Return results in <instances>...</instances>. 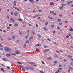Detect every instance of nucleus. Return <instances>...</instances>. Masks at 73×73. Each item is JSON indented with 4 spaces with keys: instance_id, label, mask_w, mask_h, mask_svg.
I'll return each mask as SVG.
<instances>
[{
    "instance_id": "1",
    "label": "nucleus",
    "mask_w": 73,
    "mask_h": 73,
    "mask_svg": "<svg viewBox=\"0 0 73 73\" xmlns=\"http://www.w3.org/2000/svg\"><path fill=\"white\" fill-rule=\"evenodd\" d=\"M5 52H11L12 51L11 49L7 47H5Z\"/></svg>"
},
{
    "instance_id": "2",
    "label": "nucleus",
    "mask_w": 73,
    "mask_h": 73,
    "mask_svg": "<svg viewBox=\"0 0 73 73\" xmlns=\"http://www.w3.org/2000/svg\"><path fill=\"white\" fill-rule=\"evenodd\" d=\"M15 53L16 54H19L20 53V51L18 50H17L15 52Z\"/></svg>"
},
{
    "instance_id": "3",
    "label": "nucleus",
    "mask_w": 73,
    "mask_h": 73,
    "mask_svg": "<svg viewBox=\"0 0 73 73\" xmlns=\"http://www.w3.org/2000/svg\"><path fill=\"white\" fill-rule=\"evenodd\" d=\"M10 20L11 22H15V20L13 18H10Z\"/></svg>"
},
{
    "instance_id": "4",
    "label": "nucleus",
    "mask_w": 73,
    "mask_h": 73,
    "mask_svg": "<svg viewBox=\"0 0 73 73\" xmlns=\"http://www.w3.org/2000/svg\"><path fill=\"white\" fill-rule=\"evenodd\" d=\"M73 1H70V2H68L67 3V5H70L72 3Z\"/></svg>"
},
{
    "instance_id": "5",
    "label": "nucleus",
    "mask_w": 73,
    "mask_h": 73,
    "mask_svg": "<svg viewBox=\"0 0 73 73\" xmlns=\"http://www.w3.org/2000/svg\"><path fill=\"white\" fill-rule=\"evenodd\" d=\"M14 15H15V16H17V15L19 14V13L17 12H15L14 13Z\"/></svg>"
},
{
    "instance_id": "6",
    "label": "nucleus",
    "mask_w": 73,
    "mask_h": 73,
    "mask_svg": "<svg viewBox=\"0 0 73 73\" xmlns=\"http://www.w3.org/2000/svg\"><path fill=\"white\" fill-rule=\"evenodd\" d=\"M2 60L3 61H7V59L4 58L2 59Z\"/></svg>"
},
{
    "instance_id": "7",
    "label": "nucleus",
    "mask_w": 73,
    "mask_h": 73,
    "mask_svg": "<svg viewBox=\"0 0 73 73\" xmlns=\"http://www.w3.org/2000/svg\"><path fill=\"white\" fill-rule=\"evenodd\" d=\"M29 1L30 3H34V1L33 0H29Z\"/></svg>"
},
{
    "instance_id": "8",
    "label": "nucleus",
    "mask_w": 73,
    "mask_h": 73,
    "mask_svg": "<svg viewBox=\"0 0 73 73\" xmlns=\"http://www.w3.org/2000/svg\"><path fill=\"white\" fill-rule=\"evenodd\" d=\"M0 69H1V70L2 71V72H4L5 71V70H4L3 69V68H1Z\"/></svg>"
},
{
    "instance_id": "9",
    "label": "nucleus",
    "mask_w": 73,
    "mask_h": 73,
    "mask_svg": "<svg viewBox=\"0 0 73 73\" xmlns=\"http://www.w3.org/2000/svg\"><path fill=\"white\" fill-rule=\"evenodd\" d=\"M6 57H9V56H11V55L10 54H7L6 55Z\"/></svg>"
},
{
    "instance_id": "10",
    "label": "nucleus",
    "mask_w": 73,
    "mask_h": 73,
    "mask_svg": "<svg viewBox=\"0 0 73 73\" xmlns=\"http://www.w3.org/2000/svg\"><path fill=\"white\" fill-rule=\"evenodd\" d=\"M38 38H41V36L40 35H38Z\"/></svg>"
},
{
    "instance_id": "11",
    "label": "nucleus",
    "mask_w": 73,
    "mask_h": 73,
    "mask_svg": "<svg viewBox=\"0 0 73 73\" xmlns=\"http://www.w3.org/2000/svg\"><path fill=\"white\" fill-rule=\"evenodd\" d=\"M48 23L47 22H46L45 24V26H47L48 25Z\"/></svg>"
},
{
    "instance_id": "12",
    "label": "nucleus",
    "mask_w": 73,
    "mask_h": 73,
    "mask_svg": "<svg viewBox=\"0 0 73 73\" xmlns=\"http://www.w3.org/2000/svg\"><path fill=\"white\" fill-rule=\"evenodd\" d=\"M50 4L51 5H54V3L53 2H51Z\"/></svg>"
},
{
    "instance_id": "13",
    "label": "nucleus",
    "mask_w": 73,
    "mask_h": 73,
    "mask_svg": "<svg viewBox=\"0 0 73 73\" xmlns=\"http://www.w3.org/2000/svg\"><path fill=\"white\" fill-rule=\"evenodd\" d=\"M54 11H51L50 12V13H51L52 14H53L54 13Z\"/></svg>"
},
{
    "instance_id": "14",
    "label": "nucleus",
    "mask_w": 73,
    "mask_h": 73,
    "mask_svg": "<svg viewBox=\"0 0 73 73\" xmlns=\"http://www.w3.org/2000/svg\"><path fill=\"white\" fill-rule=\"evenodd\" d=\"M57 21H58V22H60V21H61V19H58L57 20Z\"/></svg>"
},
{
    "instance_id": "15",
    "label": "nucleus",
    "mask_w": 73,
    "mask_h": 73,
    "mask_svg": "<svg viewBox=\"0 0 73 73\" xmlns=\"http://www.w3.org/2000/svg\"><path fill=\"white\" fill-rule=\"evenodd\" d=\"M17 66H18V67H19V68H23V66H22L20 65H18Z\"/></svg>"
},
{
    "instance_id": "16",
    "label": "nucleus",
    "mask_w": 73,
    "mask_h": 73,
    "mask_svg": "<svg viewBox=\"0 0 73 73\" xmlns=\"http://www.w3.org/2000/svg\"><path fill=\"white\" fill-rule=\"evenodd\" d=\"M25 69H26V70H28V69H29V68L28 67H27L25 68Z\"/></svg>"
},
{
    "instance_id": "17",
    "label": "nucleus",
    "mask_w": 73,
    "mask_h": 73,
    "mask_svg": "<svg viewBox=\"0 0 73 73\" xmlns=\"http://www.w3.org/2000/svg\"><path fill=\"white\" fill-rule=\"evenodd\" d=\"M62 6H66V4H62Z\"/></svg>"
},
{
    "instance_id": "18",
    "label": "nucleus",
    "mask_w": 73,
    "mask_h": 73,
    "mask_svg": "<svg viewBox=\"0 0 73 73\" xmlns=\"http://www.w3.org/2000/svg\"><path fill=\"white\" fill-rule=\"evenodd\" d=\"M43 29L45 31H48V30L46 28V27H44L43 28Z\"/></svg>"
},
{
    "instance_id": "19",
    "label": "nucleus",
    "mask_w": 73,
    "mask_h": 73,
    "mask_svg": "<svg viewBox=\"0 0 73 73\" xmlns=\"http://www.w3.org/2000/svg\"><path fill=\"white\" fill-rule=\"evenodd\" d=\"M18 20H19V21H23V20L21 19H19Z\"/></svg>"
},
{
    "instance_id": "20",
    "label": "nucleus",
    "mask_w": 73,
    "mask_h": 73,
    "mask_svg": "<svg viewBox=\"0 0 73 73\" xmlns=\"http://www.w3.org/2000/svg\"><path fill=\"white\" fill-rule=\"evenodd\" d=\"M50 50L49 49H47L46 50V52H48V51H50Z\"/></svg>"
},
{
    "instance_id": "21",
    "label": "nucleus",
    "mask_w": 73,
    "mask_h": 73,
    "mask_svg": "<svg viewBox=\"0 0 73 73\" xmlns=\"http://www.w3.org/2000/svg\"><path fill=\"white\" fill-rule=\"evenodd\" d=\"M17 63H18V64H20V65L22 64V63L19 62H18Z\"/></svg>"
},
{
    "instance_id": "22",
    "label": "nucleus",
    "mask_w": 73,
    "mask_h": 73,
    "mask_svg": "<svg viewBox=\"0 0 73 73\" xmlns=\"http://www.w3.org/2000/svg\"><path fill=\"white\" fill-rule=\"evenodd\" d=\"M70 65H72L73 66V62H71L70 63Z\"/></svg>"
},
{
    "instance_id": "23",
    "label": "nucleus",
    "mask_w": 73,
    "mask_h": 73,
    "mask_svg": "<svg viewBox=\"0 0 73 73\" xmlns=\"http://www.w3.org/2000/svg\"><path fill=\"white\" fill-rule=\"evenodd\" d=\"M54 57H56V58H58V56L57 55H55L54 56Z\"/></svg>"
},
{
    "instance_id": "24",
    "label": "nucleus",
    "mask_w": 73,
    "mask_h": 73,
    "mask_svg": "<svg viewBox=\"0 0 73 73\" xmlns=\"http://www.w3.org/2000/svg\"><path fill=\"white\" fill-rule=\"evenodd\" d=\"M70 31L71 32H72V31H73V29L72 28H71V29L70 30Z\"/></svg>"
},
{
    "instance_id": "25",
    "label": "nucleus",
    "mask_w": 73,
    "mask_h": 73,
    "mask_svg": "<svg viewBox=\"0 0 73 73\" xmlns=\"http://www.w3.org/2000/svg\"><path fill=\"white\" fill-rule=\"evenodd\" d=\"M32 38H33V37H32V36H31L30 38L29 39V40H32Z\"/></svg>"
},
{
    "instance_id": "26",
    "label": "nucleus",
    "mask_w": 73,
    "mask_h": 73,
    "mask_svg": "<svg viewBox=\"0 0 73 73\" xmlns=\"http://www.w3.org/2000/svg\"><path fill=\"white\" fill-rule=\"evenodd\" d=\"M68 57L69 58H72V56L68 55Z\"/></svg>"
},
{
    "instance_id": "27",
    "label": "nucleus",
    "mask_w": 73,
    "mask_h": 73,
    "mask_svg": "<svg viewBox=\"0 0 73 73\" xmlns=\"http://www.w3.org/2000/svg\"><path fill=\"white\" fill-rule=\"evenodd\" d=\"M13 8H15V9H17V11H20V10L18 9H17L16 8H15V7H13Z\"/></svg>"
},
{
    "instance_id": "28",
    "label": "nucleus",
    "mask_w": 73,
    "mask_h": 73,
    "mask_svg": "<svg viewBox=\"0 0 73 73\" xmlns=\"http://www.w3.org/2000/svg\"><path fill=\"white\" fill-rule=\"evenodd\" d=\"M41 62L43 64V65H45V63L44 62V61H42Z\"/></svg>"
},
{
    "instance_id": "29",
    "label": "nucleus",
    "mask_w": 73,
    "mask_h": 73,
    "mask_svg": "<svg viewBox=\"0 0 73 73\" xmlns=\"http://www.w3.org/2000/svg\"><path fill=\"white\" fill-rule=\"evenodd\" d=\"M11 29V28H10V27H7V29Z\"/></svg>"
},
{
    "instance_id": "30",
    "label": "nucleus",
    "mask_w": 73,
    "mask_h": 73,
    "mask_svg": "<svg viewBox=\"0 0 73 73\" xmlns=\"http://www.w3.org/2000/svg\"><path fill=\"white\" fill-rule=\"evenodd\" d=\"M22 70L23 71V72H25V70L24 68L22 69Z\"/></svg>"
},
{
    "instance_id": "31",
    "label": "nucleus",
    "mask_w": 73,
    "mask_h": 73,
    "mask_svg": "<svg viewBox=\"0 0 73 73\" xmlns=\"http://www.w3.org/2000/svg\"><path fill=\"white\" fill-rule=\"evenodd\" d=\"M7 69H11L10 67L8 66H7Z\"/></svg>"
},
{
    "instance_id": "32",
    "label": "nucleus",
    "mask_w": 73,
    "mask_h": 73,
    "mask_svg": "<svg viewBox=\"0 0 73 73\" xmlns=\"http://www.w3.org/2000/svg\"><path fill=\"white\" fill-rule=\"evenodd\" d=\"M15 26H17L18 25V24L16 23L14 25Z\"/></svg>"
},
{
    "instance_id": "33",
    "label": "nucleus",
    "mask_w": 73,
    "mask_h": 73,
    "mask_svg": "<svg viewBox=\"0 0 73 73\" xmlns=\"http://www.w3.org/2000/svg\"><path fill=\"white\" fill-rule=\"evenodd\" d=\"M29 41L27 40L26 42V44H28V43H29Z\"/></svg>"
},
{
    "instance_id": "34",
    "label": "nucleus",
    "mask_w": 73,
    "mask_h": 73,
    "mask_svg": "<svg viewBox=\"0 0 73 73\" xmlns=\"http://www.w3.org/2000/svg\"><path fill=\"white\" fill-rule=\"evenodd\" d=\"M33 18H34L35 19H36V16H33Z\"/></svg>"
},
{
    "instance_id": "35",
    "label": "nucleus",
    "mask_w": 73,
    "mask_h": 73,
    "mask_svg": "<svg viewBox=\"0 0 73 73\" xmlns=\"http://www.w3.org/2000/svg\"><path fill=\"white\" fill-rule=\"evenodd\" d=\"M59 9H60V10H62L63 9L61 7H59Z\"/></svg>"
},
{
    "instance_id": "36",
    "label": "nucleus",
    "mask_w": 73,
    "mask_h": 73,
    "mask_svg": "<svg viewBox=\"0 0 73 73\" xmlns=\"http://www.w3.org/2000/svg\"><path fill=\"white\" fill-rule=\"evenodd\" d=\"M54 64H57V61H55V62H54Z\"/></svg>"
},
{
    "instance_id": "37",
    "label": "nucleus",
    "mask_w": 73,
    "mask_h": 73,
    "mask_svg": "<svg viewBox=\"0 0 73 73\" xmlns=\"http://www.w3.org/2000/svg\"><path fill=\"white\" fill-rule=\"evenodd\" d=\"M28 37V36H26L25 37V39H27V38Z\"/></svg>"
},
{
    "instance_id": "38",
    "label": "nucleus",
    "mask_w": 73,
    "mask_h": 73,
    "mask_svg": "<svg viewBox=\"0 0 73 73\" xmlns=\"http://www.w3.org/2000/svg\"><path fill=\"white\" fill-rule=\"evenodd\" d=\"M63 61H64V62H66V61H67L66 59L63 60Z\"/></svg>"
},
{
    "instance_id": "39",
    "label": "nucleus",
    "mask_w": 73,
    "mask_h": 73,
    "mask_svg": "<svg viewBox=\"0 0 73 73\" xmlns=\"http://www.w3.org/2000/svg\"><path fill=\"white\" fill-rule=\"evenodd\" d=\"M69 69H71V70H73V68H72V67L69 68Z\"/></svg>"
},
{
    "instance_id": "40",
    "label": "nucleus",
    "mask_w": 73,
    "mask_h": 73,
    "mask_svg": "<svg viewBox=\"0 0 73 73\" xmlns=\"http://www.w3.org/2000/svg\"><path fill=\"white\" fill-rule=\"evenodd\" d=\"M24 48H26V44H25L24 46Z\"/></svg>"
},
{
    "instance_id": "41",
    "label": "nucleus",
    "mask_w": 73,
    "mask_h": 73,
    "mask_svg": "<svg viewBox=\"0 0 73 73\" xmlns=\"http://www.w3.org/2000/svg\"><path fill=\"white\" fill-rule=\"evenodd\" d=\"M35 16H36V17H38V14H37Z\"/></svg>"
},
{
    "instance_id": "42",
    "label": "nucleus",
    "mask_w": 73,
    "mask_h": 73,
    "mask_svg": "<svg viewBox=\"0 0 73 73\" xmlns=\"http://www.w3.org/2000/svg\"><path fill=\"white\" fill-rule=\"evenodd\" d=\"M12 56H16V54L13 53L12 54Z\"/></svg>"
},
{
    "instance_id": "43",
    "label": "nucleus",
    "mask_w": 73,
    "mask_h": 73,
    "mask_svg": "<svg viewBox=\"0 0 73 73\" xmlns=\"http://www.w3.org/2000/svg\"><path fill=\"white\" fill-rule=\"evenodd\" d=\"M11 15H13V13L11 12Z\"/></svg>"
},
{
    "instance_id": "44",
    "label": "nucleus",
    "mask_w": 73,
    "mask_h": 73,
    "mask_svg": "<svg viewBox=\"0 0 73 73\" xmlns=\"http://www.w3.org/2000/svg\"><path fill=\"white\" fill-rule=\"evenodd\" d=\"M30 68H31V70H33V68H32V67H30Z\"/></svg>"
},
{
    "instance_id": "45",
    "label": "nucleus",
    "mask_w": 73,
    "mask_h": 73,
    "mask_svg": "<svg viewBox=\"0 0 73 73\" xmlns=\"http://www.w3.org/2000/svg\"><path fill=\"white\" fill-rule=\"evenodd\" d=\"M1 65H2V66H4V67H5V65H4V64H2Z\"/></svg>"
},
{
    "instance_id": "46",
    "label": "nucleus",
    "mask_w": 73,
    "mask_h": 73,
    "mask_svg": "<svg viewBox=\"0 0 73 73\" xmlns=\"http://www.w3.org/2000/svg\"><path fill=\"white\" fill-rule=\"evenodd\" d=\"M62 24H63V23H62L59 24V25H62Z\"/></svg>"
},
{
    "instance_id": "47",
    "label": "nucleus",
    "mask_w": 73,
    "mask_h": 73,
    "mask_svg": "<svg viewBox=\"0 0 73 73\" xmlns=\"http://www.w3.org/2000/svg\"><path fill=\"white\" fill-rule=\"evenodd\" d=\"M51 28H54V25H52L51 26Z\"/></svg>"
},
{
    "instance_id": "48",
    "label": "nucleus",
    "mask_w": 73,
    "mask_h": 73,
    "mask_svg": "<svg viewBox=\"0 0 73 73\" xmlns=\"http://www.w3.org/2000/svg\"><path fill=\"white\" fill-rule=\"evenodd\" d=\"M33 66H35V67H37V65H33Z\"/></svg>"
},
{
    "instance_id": "49",
    "label": "nucleus",
    "mask_w": 73,
    "mask_h": 73,
    "mask_svg": "<svg viewBox=\"0 0 73 73\" xmlns=\"http://www.w3.org/2000/svg\"><path fill=\"white\" fill-rule=\"evenodd\" d=\"M12 24H9V27H11V26H12Z\"/></svg>"
},
{
    "instance_id": "50",
    "label": "nucleus",
    "mask_w": 73,
    "mask_h": 73,
    "mask_svg": "<svg viewBox=\"0 0 73 73\" xmlns=\"http://www.w3.org/2000/svg\"><path fill=\"white\" fill-rule=\"evenodd\" d=\"M12 38L13 39H14V38H15V37L14 36H13L12 37Z\"/></svg>"
},
{
    "instance_id": "51",
    "label": "nucleus",
    "mask_w": 73,
    "mask_h": 73,
    "mask_svg": "<svg viewBox=\"0 0 73 73\" xmlns=\"http://www.w3.org/2000/svg\"><path fill=\"white\" fill-rule=\"evenodd\" d=\"M66 38H69V36H66Z\"/></svg>"
},
{
    "instance_id": "52",
    "label": "nucleus",
    "mask_w": 73,
    "mask_h": 73,
    "mask_svg": "<svg viewBox=\"0 0 73 73\" xmlns=\"http://www.w3.org/2000/svg\"><path fill=\"white\" fill-rule=\"evenodd\" d=\"M53 33H56V31H53Z\"/></svg>"
},
{
    "instance_id": "53",
    "label": "nucleus",
    "mask_w": 73,
    "mask_h": 73,
    "mask_svg": "<svg viewBox=\"0 0 73 73\" xmlns=\"http://www.w3.org/2000/svg\"><path fill=\"white\" fill-rule=\"evenodd\" d=\"M0 46H1V47H3V45L0 44Z\"/></svg>"
},
{
    "instance_id": "54",
    "label": "nucleus",
    "mask_w": 73,
    "mask_h": 73,
    "mask_svg": "<svg viewBox=\"0 0 73 73\" xmlns=\"http://www.w3.org/2000/svg\"><path fill=\"white\" fill-rule=\"evenodd\" d=\"M38 11L40 12H42V10H39Z\"/></svg>"
},
{
    "instance_id": "55",
    "label": "nucleus",
    "mask_w": 73,
    "mask_h": 73,
    "mask_svg": "<svg viewBox=\"0 0 73 73\" xmlns=\"http://www.w3.org/2000/svg\"><path fill=\"white\" fill-rule=\"evenodd\" d=\"M48 40V41H50H50H51V40H50L49 39H47Z\"/></svg>"
},
{
    "instance_id": "56",
    "label": "nucleus",
    "mask_w": 73,
    "mask_h": 73,
    "mask_svg": "<svg viewBox=\"0 0 73 73\" xmlns=\"http://www.w3.org/2000/svg\"><path fill=\"white\" fill-rule=\"evenodd\" d=\"M58 69H59V70H62V68H58Z\"/></svg>"
},
{
    "instance_id": "57",
    "label": "nucleus",
    "mask_w": 73,
    "mask_h": 73,
    "mask_svg": "<svg viewBox=\"0 0 73 73\" xmlns=\"http://www.w3.org/2000/svg\"><path fill=\"white\" fill-rule=\"evenodd\" d=\"M65 1V0H61L62 2H63V1Z\"/></svg>"
},
{
    "instance_id": "58",
    "label": "nucleus",
    "mask_w": 73,
    "mask_h": 73,
    "mask_svg": "<svg viewBox=\"0 0 73 73\" xmlns=\"http://www.w3.org/2000/svg\"><path fill=\"white\" fill-rule=\"evenodd\" d=\"M14 5H15V6H16V3H14Z\"/></svg>"
},
{
    "instance_id": "59",
    "label": "nucleus",
    "mask_w": 73,
    "mask_h": 73,
    "mask_svg": "<svg viewBox=\"0 0 73 73\" xmlns=\"http://www.w3.org/2000/svg\"><path fill=\"white\" fill-rule=\"evenodd\" d=\"M40 72L41 73H44V72H42V71H40Z\"/></svg>"
},
{
    "instance_id": "60",
    "label": "nucleus",
    "mask_w": 73,
    "mask_h": 73,
    "mask_svg": "<svg viewBox=\"0 0 73 73\" xmlns=\"http://www.w3.org/2000/svg\"><path fill=\"white\" fill-rule=\"evenodd\" d=\"M70 70H67V71L68 72H70Z\"/></svg>"
},
{
    "instance_id": "61",
    "label": "nucleus",
    "mask_w": 73,
    "mask_h": 73,
    "mask_svg": "<svg viewBox=\"0 0 73 73\" xmlns=\"http://www.w3.org/2000/svg\"><path fill=\"white\" fill-rule=\"evenodd\" d=\"M8 40H11V38H8Z\"/></svg>"
},
{
    "instance_id": "62",
    "label": "nucleus",
    "mask_w": 73,
    "mask_h": 73,
    "mask_svg": "<svg viewBox=\"0 0 73 73\" xmlns=\"http://www.w3.org/2000/svg\"><path fill=\"white\" fill-rule=\"evenodd\" d=\"M43 52H44V53H46V50H45V51H44Z\"/></svg>"
},
{
    "instance_id": "63",
    "label": "nucleus",
    "mask_w": 73,
    "mask_h": 73,
    "mask_svg": "<svg viewBox=\"0 0 73 73\" xmlns=\"http://www.w3.org/2000/svg\"><path fill=\"white\" fill-rule=\"evenodd\" d=\"M62 66L61 65H59V67H61Z\"/></svg>"
},
{
    "instance_id": "64",
    "label": "nucleus",
    "mask_w": 73,
    "mask_h": 73,
    "mask_svg": "<svg viewBox=\"0 0 73 73\" xmlns=\"http://www.w3.org/2000/svg\"><path fill=\"white\" fill-rule=\"evenodd\" d=\"M19 35H22V33L21 32H20L19 33Z\"/></svg>"
}]
</instances>
